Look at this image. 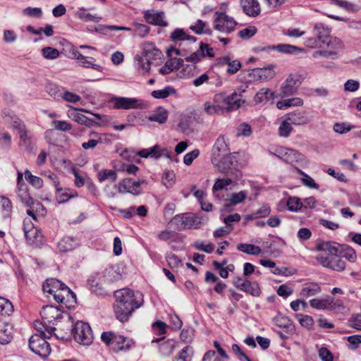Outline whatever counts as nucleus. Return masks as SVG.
<instances>
[{"mask_svg":"<svg viewBox=\"0 0 361 361\" xmlns=\"http://www.w3.org/2000/svg\"><path fill=\"white\" fill-rule=\"evenodd\" d=\"M312 37H308L305 44L312 49L321 47L325 44L330 35V29L322 23H317L312 30Z\"/></svg>","mask_w":361,"mask_h":361,"instance_id":"nucleus-6","label":"nucleus"},{"mask_svg":"<svg viewBox=\"0 0 361 361\" xmlns=\"http://www.w3.org/2000/svg\"><path fill=\"white\" fill-rule=\"evenodd\" d=\"M135 66L142 74L148 73L150 70V64L145 61L142 55H136L134 59Z\"/></svg>","mask_w":361,"mask_h":361,"instance_id":"nucleus-35","label":"nucleus"},{"mask_svg":"<svg viewBox=\"0 0 361 361\" xmlns=\"http://www.w3.org/2000/svg\"><path fill=\"white\" fill-rule=\"evenodd\" d=\"M237 249L240 252L251 255H258L262 252V249L259 247L247 243H239L237 245Z\"/></svg>","mask_w":361,"mask_h":361,"instance_id":"nucleus-38","label":"nucleus"},{"mask_svg":"<svg viewBox=\"0 0 361 361\" xmlns=\"http://www.w3.org/2000/svg\"><path fill=\"white\" fill-rule=\"evenodd\" d=\"M287 118L294 125L306 124L310 121L305 111L298 110L288 114Z\"/></svg>","mask_w":361,"mask_h":361,"instance_id":"nucleus-31","label":"nucleus"},{"mask_svg":"<svg viewBox=\"0 0 361 361\" xmlns=\"http://www.w3.org/2000/svg\"><path fill=\"white\" fill-rule=\"evenodd\" d=\"M231 183L232 180L231 178L217 179L213 185L212 190L214 192H215L216 191L224 189V188L231 185Z\"/></svg>","mask_w":361,"mask_h":361,"instance_id":"nucleus-60","label":"nucleus"},{"mask_svg":"<svg viewBox=\"0 0 361 361\" xmlns=\"http://www.w3.org/2000/svg\"><path fill=\"white\" fill-rule=\"evenodd\" d=\"M174 220L178 230L197 228L201 224L199 218L192 213L176 215L174 217Z\"/></svg>","mask_w":361,"mask_h":361,"instance_id":"nucleus-13","label":"nucleus"},{"mask_svg":"<svg viewBox=\"0 0 361 361\" xmlns=\"http://www.w3.org/2000/svg\"><path fill=\"white\" fill-rule=\"evenodd\" d=\"M78 245V240L75 238L64 236L58 243V249L61 252H68L73 250Z\"/></svg>","mask_w":361,"mask_h":361,"instance_id":"nucleus-26","label":"nucleus"},{"mask_svg":"<svg viewBox=\"0 0 361 361\" xmlns=\"http://www.w3.org/2000/svg\"><path fill=\"white\" fill-rule=\"evenodd\" d=\"M176 90L171 87L167 86L162 90H154L152 92V96L156 99H165L171 94H176Z\"/></svg>","mask_w":361,"mask_h":361,"instance_id":"nucleus-45","label":"nucleus"},{"mask_svg":"<svg viewBox=\"0 0 361 361\" xmlns=\"http://www.w3.org/2000/svg\"><path fill=\"white\" fill-rule=\"evenodd\" d=\"M18 197L23 204L27 207H30L32 204H33V199L29 194L26 185L18 188Z\"/></svg>","mask_w":361,"mask_h":361,"instance_id":"nucleus-43","label":"nucleus"},{"mask_svg":"<svg viewBox=\"0 0 361 361\" xmlns=\"http://www.w3.org/2000/svg\"><path fill=\"white\" fill-rule=\"evenodd\" d=\"M116 301L114 305L116 317L121 322H126L135 310L140 307L143 302V295L129 288L115 291Z\"/></svg>","mask_w":361,"mask_h":361,"instance_id":"nucleus-2","label":"nucleus"},{"mask_svg":"<svg viewBox=\"0 0 361 361\" xmlns=\"http://www.w3.org/2000/svg\"><path fill=\"white\" fill-rule=\"evenodd\" d=\"M75 16L80 19V20L88 23V22H95L97 23L100 21L101 17L98 16L97 14H92L88 11L84 7L79 8L75 13Z\"/></svg>","mask_w":361,"mask_h":361,"instance_id":"nucleus-29","label":"nucleus"},{"mask_svg":"<svg viewBox=\"0 0 361 361\" xmlns=\"http://www.w3.org/2000/svg\"><path fill=\"white\" fill-rule=\"evenodd\" d=\"M13 312V304L8 299L0 297V316L8 317Z\"/></svg>","mask_w":361,"mask_h":361,"instance_id":"nucleus-40","label":"nucleus"},{"mask_svg":"<svg viewBox=\"0 0 361 361\" xmlns=\"http://www.w3.org/2000/svg\"><path fill=\"white\" fill-rule=\"evenodd\" d=\"M147 118L152 122L163 124L168 118V111L164 107L159 106Z\"/></svg>","mask_w":361,"mask_h":361,"instance_id":"nucleus-33","label":"nucleus"},{"mask_svg":"<svg viewBox=\"0 0 361 361\" xmlns=\"http://www.w3.org/2000/svg\"><path fill=\"white\" fill-rule=\"evenodd\" d=\"M23 14L29 17L39 18L42 16V11L40 8L27 7L23 10Z\"/></svg>","mask_w":361,"mask_h":361,"instance_id":"nucleus-61","label":"nucleus"},{"mask_svg":"<svg viewBox=\"0 0 361 361\" xmlns=\"http://www.w3.org/2000/svg\"><path fill=\"white\" fill-rule=\"evenodd\" d=\"M145 18L149 24L166 27L168 25L167 22L164 18V13H151L147 11L145 13Z\"/></svg>","mask_w":361,"mask_h":361,"instance_id":"nucleus-28","label":"nucleus"},{"mask_svg":"<svg viewBox=\"0 0 361 361\" xmlns=\"http://www.w3.org/2000/svg\"><path fill=\"white\" fill-rule=\"evenodd\" d=\"M183 64V60L181 59H171L166 62L165 65L159 69V73L162 75H167L175 70L179 69Z\"/></svg>","mask_w":361,"mask_h":361,"instance_id":"nucleus-30","label":"nucleus"},{"mask_svg":"<svg viewBox=\"0 0 361 361\" xmlns=\"http://www.w3.org/2000/svg\"><path fill=\"white\" fill-rule=\"evenodd\" d=\"M190 29L197 35H212L213 31L209 24L202 20H197L194 25H190Z\"/></svg>","mask_w":361,"mask_h":361,"instance_id":"nucleus-32","label":"nucleus"},{"mask_svg":"<svg viewBox=\"0 0 361 361\" xmlns=\"http://www.w3.org/2000/svg\"><path fill=\"white\" fill-rule=\"evenodd\" d=\"M162 183L167 188H171L175 183V174L173 171H165L162 176Z\"/></svg>","mask_w":361,"mask_h":361,"instance_id":"nucleus-58","label":"nucleus"},{"mask_svg":"<svg viewBox=\"0 0 361 361\" xmlns=\"http://www.w3.org/2000/svg\"><path fill=\"white\" fill-rule=\"evenodd\" d=\"M303 104V100L299 97H293L279 101L276 106L279 109H285L290 106H300Z\"/></svg>","mask_w":361,"mask_h":361,"instance_id":"nucleus-34","label":"nucleus"},{"mask_svg":"<svg viewBox=\"0 0 361 361\" xmlns=\"http://www.w3.org/2000/svg\"><path fill=\"white\" fill-rule=\"evenodd\" d=\"M273 97L274 92L272 91L268 88H262L255 94L254 100L257 104H259L273 99Z\"/></svg>","mask_w":361,"mask_h":361,"instance_id":"nucleus-37","label":"nucleus"},{"mask_svg":"<svg viewBox=\"0 0 361 361\" xmlns=\"http://www.w3.org/2000/svg\"><path fill=\"white\" fill-rule=\"evenodd\" d=\"M98 180L99 182H104L105 180H111L115 182L117 180V174L115 171L104 169L100 171L97 173Z\"/></svg>","mask_w":361,"mask_h":361,"instance_id":"nucleus-42","label":"nucleus"},{"mask_svg":"<svg viewBox=\"0 0 361 361\" xmlns=\"http://www.w3.org/2000/svg\"><path fill=\"white\" fill-rule=\"evenodd\" d=\"M55 300L59 303H63L67 307L74 306L76 303L75 294L66 285L60 291V294L55 296Z\"/></svg>","mask_w":361,"mask_h":361,"instance_id":"nucleus-18","label":"nucleus"},{"mask_svg":"<svg viewBox=\"0 0 361 361\" xmlns=\"http://www.w3.org/2000/svg\"><path fill=\"white\" fill-rule=\"evenodd\" d=\"M42 321L51 325V322L56 321L61 317L60 310L53 305H46L42 307L40 312Z\"/></svg>","mask_w":361,"mask_h":361,"instance_id":"nucleus-22","label":"nucleus"},{"mask_svg":"<svg viewBox=\"0 0 361 361\" xmlns=\"http://www.w3.org/2000/svg\"><path fill=\"white\" fill-rule=\"evenodd\" d=\"M274 66L271 64L267 67L259 68L260 80L266 81L271 80L275 77Z\"/></svg>","mask_w":361,"mask_h":361,"instance_id":"nucleus-48","label":"nucleus"},{"mask_svg":"<svg viewBox=\"0 0 361 361\" xmlns=\"http://www.w3.org/2000/svg\"><path fill=\"white\" fill-rule=\"evenodd\" d=\"M275 50L281 53L293 54L296 51H302V49L293 45L281 44L275 45Z\"/></svg>","mask_w":361,"mask_h":361,"instance_id":"nucleus-54","label":"nucleus"},{"mask_svg":"<svg viewBox=\"0 0 361 361\" xmlns=\"http://www.w3.org/2000/svg\"><path fill=\"white\" fill-rule=\"evenodd\" d=\"M114 107L118 109H138V100L135 98L117 97L114 99Z\"/></svg>","mask_w":361,"mask_h":361,"instance_id":"nucleus-25","label":"nucleus"},{"mask_svg":"<svg viewBox=\"0 0 361 361\" xmlns=\"http://www.w3.org/2000/svg\"><path fill=\"white\" fill-rule=\"evenodd\" d=\"M224 61L228 64L226 72L231 75L236 73L241 67V63L238 60L231 61L228 56L224 58Z\"/></svg>","mask_w":361,"mask_h":361,"instance_id":"nucleus-50","label":"nucleus"},{"mask_svg":"<svg viewBox=\"0 0 361 361\" xmlns=\"http://www.w3.org/2000/svg\"><path fill=\"white\" fill-rule=\"evenodd\" d=\"M310 305L316 310H328L331 304L329 300L328 295L322 299L313 298L310 300Z\"/></svg>","mask_w":361,"mask_h":361,"instance_id":"nucleus-41","label":"nucleus"},{"mask_svg":"<svg viewBox=\"0 0 361 361\" xmlns=\"http://www.w3.org/2000/svg\"><path fill=\"white\" fill-rule=\"evenodd\" d=\"M65 286L66 284L62 283L61 281L51 278L45 281V282L43 283L42 289L44 292L52 295L54 299L55 300V296L57 294H60V291H61L62 288H63Z\"/></svg>","mask_w":361,"mask_h":361,"instance_id":"nucleus-20","label":"nucleus"},{"mask_svg":"<svg viewBox=\"0 0 361 361\" xmlns=\"http://www.w3.org/2000/svg\"><path fill=\"white\" fill-rule=\"evenodd\" d=\"M274 324L279 328L287 329L288 334H295L296 329L293 321L286 316L278 315L274 319Z\"/></svg>","mask_w":361,"mask_h":361,"instance_id":"nucleus-27","label":"nucleus"},{"mask_svg":"<svg viewBox=\"0 0 361 361\" xmlns=\"http://www.w3.org/2000/svg\"><path fill=\"white\" fill-rule=\"evenodd\" d=\"M171 38L173 41H183V40H192L196 41V38L192 36L187 35L183 29L176 28L171 35Z\"/></svg>","mask_w":361,"mask_h":361,"instance_id":"nucleus-44","label":"nucleus"},{"mask_svg":"<svg viewBox=\"0 0 361 361\" xmlns=\"http://www.w3.org/2000/svg\"><path fill=\"white\" fill-rule=\"evenodd\" d=\"M50 336H42L38 334L32 335L29 340L30 349L42 357H47L51 353V348L47 338Z\"/></svg>","mask_w":361,"mask_h":361,"instance_id":"nucleus-8","label":"nucleus"},{"mask_svg":"<svg viewBox=\"0 0 361 361\" xmlns=\"http://www.w3.org/2000/svg\"><path fill=\"white\" fill-rule=\"evenodd\" d=\"M102 341L114 353L127 351L134 345L132 339L112 331H104L101 335Z\"/></svg>","mask_w":361,"mask_h":361,"instance_id":"nucleus-4","label":"nucleus"},{"mask_svg":"<svg viewBox=\"0 0 361 361\" xmlns=\"http://www.w3.org/2000/svg\"><path fill=\"white\" fill-rule=\"evenodd\" d=\"M322 292V287L317 282L308 281L301 286L300 295L305 298L315 296Z\"/></svg>","mask_w":361,"mask_h":361,"instance_id":"nucleus-21","label":"nucleus"},{"mask_svg":"<svg viewBox=\"0 0 361 361\" xmlns=\"http://www.w3.org/2000/svg\"><path fill=\"white\" fill-rule=\"evenodd\" d=\"M240 5L244 13L251 17H257L261 12L257 0H240Z\"/></svg>","mask_w":361,"mask_h":361,"instance_id":"nucleus-23","label":"nucleus"},{"mask_svg":"<svg viewBox=\"0 0 361 361\" xmlns=\"http://www.w3.org/2000/svg\"><path fill=\"white\" fill-rule=\"evenodd\" d=\"M54 183L56 189V200L59 204L65 203L71 198L77 196L76 192L68 194L67 192H63L62 188H59V183H56V180H54Z\"/></svg>","mask_w":361,"mask_h":361,"instance_id":"nucleus-39","label":"nucleus"},{"mask_svg":"<svg viewBox=\"0 0 361 361\" xmlns=\"http://www.w3.org/2000/svg\"><path fill=\"white\" fill-rule=\"evenodd\" d=\"M35 327L36 330L39 332V335L42 336H47L46 334V332L48 333L49 336H51L54 331H55V328L50 324H49L47 322H39V321H35L34 323Z\"/></svg>","mask_w":361,"mask_h":361,"instance_id":"nucleus-36","label":"nucleus"},{"mask_svg":"<svg viewBox=\"0 0 361 361\" xmlns=\"http://www.w3.org/2000/svg\"><path fill=\"white\" fill-rule=\"evenodd\" d=\"M316 249L322 252L316 257L317 262L321 265L336 271L345 269V262L338 256V250L336 243L322 242L317 245Z\"/></svg>","mask_w":361,"mask_h":361,"instance_id":"nucleus-3","label":"nucleus"},{"mask_svg":"<svg viewBox=\"0 0 361 361\" xmlns=\"http://www.w3.org/2000/svg\"><path fill=\"white\" fill-rule=\"evenodd\" d=\"M71 331L74 339L79 344L89 345L92 343L94 336L89 324L78 321Z\"/></svg>","mask_w":361,"mask_h":361,"instance_id":"nucleus-7","label":"nucleus"},{"mask_svg":"<svg viewBox=\"0 0 361 361\" xmlns=\"http://www.w3.org/2000/svg\"><path fill=\"white\" fill-rule=\"evenodd\" d=\"M230 152L228 145L224 136H219L215 141L211 155V160L213 165H220L219 160Z\"/></svg>","mask_w":361,"mask_h":361,"instance_id":"nucleus-11","label":"nucleus"},{"mask_svg":"<svg viewBox=\"0 0 361 361\" xmlns=\"http://www.w3.org/2000/svg\"><path fill=\"white\" fill-rule=\"evenodd\" d=\"M137 154L143 158H154L156 159L162 156L170 157L166 149H161L159 145H154L148 149H142L137 152Z\"/></svg>","mask_w":361,"mask_h":361,"instance_id":"nucleus-19","label":"nucleus"},{"mask_svg":"<svg viewBox=\"0 0 361 361\" xmlns=\"http://www.w3.org/2000/svg\"><path fill=\"white\" fill-rule=\"evenodd\" d=\"M78 60L80 61V65L81 66L84 68H92L99 72L102 71L103 68L102 66L96 64L92 61L87 60V57L83 56L82 54H78Z\"/></svg>","mask_w":361,"mask_h":361,"instance_id":"nucleus-46","label":"nucleus"},{"mask_svg":"<svg viewBox=\"0 0 361 361\" xmlns=\"http://www.w3.org/2000/svg\"><path fill=\"white\" fill-rule=\"evenodd\" d=\"M300 75L290 74L282 84L280 91L281 97H288L296 93L298 87L301 84Z\"/></svg>","mask_w":361,"mask_h":361,"instance_id":"nucleus-14","label":"nucleus"},{"mask_svg":"<svg viewBox=\"0 0 361 361\" xmlns=\"http://www.w3.org/2000/svg\"><path fill=\"white\" fill-rule=\"evenodd\" d=\"M195 247L200 251H202L207 253H212L214 248L212 243L204 244L202 241H196L194 243Z\"/></svg>","mask_w":361,"mask_h":361,"instance_id":"nucleus-64","label":"nucleus"},{"mask_svg":"<svg viewBox=\"0 0 361 361\" xmlns=\"http://www.w3.org/2000/svg\"><path fill=\"white\" fill-rule=\"evenodd\" d=\"M219 161L220 166L219 165H214L219 171L226 173H228L230 170H234L235 176L238 177L240 172L238 170V164L236 154L229 153L222 159H220Z\"/></svg>","mask_w":361,"mask_h":361,"instance_id":"nucleus-15","label":"nucleus"},{"mask_svg":"<svg viewBox=\"0 0 361 361\" xmlns=\"http://www.w3.org/2000/svg\"><path fill=\"white\" fill-rule=\"evenodd\" d=\"M232 283L236 288L254 297H258L261 294L259 286L257 282H251L245 278L236 276L233 279Z\"/></svg>","mask_w":361,"mask_h":361,"instance_id":"nucleus-12","label":"nucleus"},{"mask_svg":"<svg viewBox=\"0 0 361 361\" xmlns=\"http://www.w3.org/2000/svg\"><path fill=\"white\" fill-rule=\"evenodd\" d=\"M13 339V327L7 322L0 319V344L7 345Z\"/></svg>","mask_w":361,"mask_h":361,"instance_id":"nucleus-24","label":"nucleus"},{"mask_svg":"<svg viewBox=\"0 0 361 361\" xmlns=\"http://www.w3.org/2000/svg\"><path fill=\"white\" fill-rule=\"evenodd\" d=\"M192 354V349L190 346L183 348L179 353V355L177 358L173 361H191V356Z\"/></svg>","mask_w":361,"mask_h":361,"instance_id":"nucleus-55","label":"nucleus"},{"mask_svg":"<svg viewBox=\"0 0 361 361\" xmlns=\"http://www.w3.org/2000/svg\"><path fill=\"white\" fill-rule=\"evenodd\" d=\"M287 207L291 212H298L302 209L303 204L298 197H290L287 200Z\"/></svg>","mask_w":361,"mask_h":361,"instance_id":"nucleus-49","label":"nucleus"},{"mask_svg":"<svg viewBox=\"0 0 361 361\" xmlns=\"http://www.w3.org/2000/svg\"><path fill=\"white\" fill-rule=\"evenodd\" d=\"M42 56L47 59H55L59 56V51L58 49L47 47L42 49Z\"/></svg>","mask_w":361,"mask_h":361,"instance_id":"nucleus-56","label":"nucleus"},{"mask_svg":"<svg viewBox=\"0 0 361 361\" xmlns=\"http://www.w3.org/2000/svg\"><path fill=\"white\" fill-rule=\"evenodd\" d=\"M247 87H238L232 94L228 95L225 92L216 94L213 103L207 102L204 104V111L209 115L223 114L225 112L235 111L246 102Z\"/></svg>","mask_w":361,"mask_h":361,"instance_id":"nucleus-1","label":"nucleus"},{"mask_svg":"<svg viewBox=\"0 0 361 361\" xmlns=\"http://www.w3.org/2000/svg\"><path fill=\"white\" fill-rule=\"evenodd\" d=\"M25 179L34 187L40 188L43 185V181L39 177L33 176L29 170L25 171Z\"/></svg>","mask_w":361,"mask_h":361,"instance_id":"nucleus-53","label":"nucleus"},{"mask_svg":"<svg viewBox=\"0 0 361 361\" xmlns=\"http://www.w3.org/2000/svg\"><path fill=\"white\" fill-rule=\"evenodd\" d=\"M142 55L150 65L159 60L162 56L161 51L157 49L153 43H145Z\"/></svg>","mask_w":361,"mask_h":361,"instance_id":"nucleus-17","label":"nucleus"},{"mask_svg":"<svg viewBox=\"0 0 361 361\" xmlns=\"http://www.w3.org/2000/svg\"><path fill=\"white\" fill-rule=\"evenodd\" d=\"M147 185V182L144 179H139L137 181H132L131 178H124L115 185L119 193H130L137 196L142 193V185Z\"/></svg>","mask_w":361,"mask_h":361,"instance_id":"nucleus-9","label":"nucleus"},{"mask_svg":"<svg viewBox=\"0 0 361 361\" xmlns=\"http://www.w3.org/2000/svg\"><path fill=\"white\" fill-rule=\"evenodd\" d=\"M51 123L56 130L60 131L66 132L72 129V125L66 121L55 120Z\"/></svg>","mask_w":361,"mask_h":361,"instance_id":"nucleus-57","label":"nucleus"},{"mask_svg":"<svg viewBox=\"0 0 361 361\" xmlns=\"http://www.w3.org/2000/svg\"><path fill=\"white\" fill-rule=\"evenodd\" d=\"M237 25L235 20L224 11H216L214 14L213 28L224 35L233 32Z\"/></svg>","mask_w":361,"mask_h":361,"instance_id":"nucleus-5","label":"nucleus"},{"mask_svg":"<svg viewBox=\"0 0 361 361\" xmlns=\"http://www.w3.org/2000/svg\"><path fill=\"white\" fill-rule=\"evenodd\" d=\"M291 124L292 123L287 118L281 123L279 128V133L281 137H287L290 135V132L293 130Z\"/></svg>","mask_w":361,"mask_h":361,"instance_id":"nucleus-52","label":"nucleus"},{"mask_svg":"<svg viewBox=\"0 0 361 361\" xmlns=\"http://www.w3.org/2000/svg\"><path fill=\"white\" fill-rule=\"evenodd\" d=\"M277 156L286 163L290 164L292 165H295L305 160V157L303 154L293 149H280L278 151Z\"/></svg>","mask_w":361,"mask_h":361,"instance_id":"nucleus-16","label":"nucleus"},{"mask_svg":"<svg viewBox=\"0 0 361 361\" xmlns=\"http://www.w3.org/2000/svg\"><path fill=\"white\" fill-rule=\"evenodd\" d=\"M257 33V28L255 26H250L238 32V35L242 39H249Z\"/></svg>","mask_w":361,"mask_h":361,"instance_id":"nucleus-62","label":"nucleus"},{"mask_svg":"<svg viewBox=\"0 0 361 361\" xmlns=\"http://www.w3.org/2000/svg\"><path fill=\"white\" fill-rule=\"evenodd\" d=\"M247 196L246 191H240L237 193H233L231 196L230 202L232 205H235L243 202Z\"/></svg>","mask_w":361,"mask_h":361,"instance_id":"nucleus-59","label":"nucleus"},{"mask_svg":"<svg viewBox=\"0 0 361 361\" xmlns=\"http://www.w3.org/2000/svg\"><path fill=\"white\" fill-rule=\"evenodd\" d=\"M175 344L173 341H167L159 346V352L164 357H169L174 350Z\"/></svg>","mask_w":361,"mask_h":361,"instance_id":"nucleus-51","label":"nucleus"},{"mask_svg":"<svg viewBox=\"0 0 361 361\" xmlns=\"http://www.w3.org/2000/svg\"><path fill=\"white\" fill-rule=\"evenodd\" d=\"M342 257H345L351 262H353L357 259V255L355 250L348 246H345L343 248L341 252Z\"/></svg>","mask_w":361,"mask_h":361,"instance_id":"nucleus-63","label":"nucleus"},{"mask_svg":"<svg viewBox=\"0 0 361 361\" xmlns=\"http://www.w3.org/2000/svg\"><path fill=\"white\" fill-rule=\"evenodd\" d=\"M149 27L147 25L141 23H134L133 34L134 36L143 38L149 33Z\"/></svg>","mask_w":361,"mask_h":361,"instance_id":"nucleus-47","label":"nucleus"},{"mask_svg":"<svg viewBox=\"0 0 361 361\" xmlns=\"http://www.w3.org/2000/svg\"><path fill=\"white\" fill-rule=\"evenodd\" d=\"M68 108H69V109L67 111V116L69 118L72 119L73 121H74L81 125L87 126V127H91L95 123V122L92 119H91V118L87 117L86 116L78 112V111H80L91 114L90 111H89L86 109H77L72 106H68ZM92 114L94 116H95L97 119H99V120L101 119L100 114H94V113H92Z\"/></svg>","mask_w":361,"mask_h":361,"instance_id":"nucleus-10","label":"nucleus"}]
</instances>
